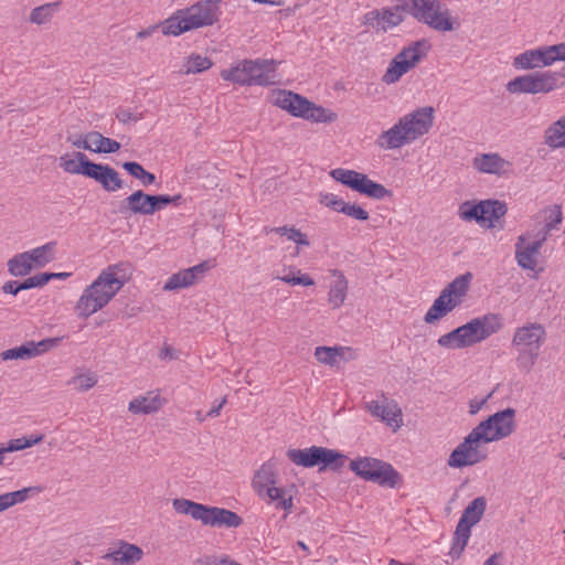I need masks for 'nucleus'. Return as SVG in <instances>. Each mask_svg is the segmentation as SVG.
Wrapping results in <instances>:
<instances>
[{
	"instance_id": "14",
	"label": "nucleus",
	"mask_w": 565,
	"mask_h": 565,
	"mask_svg": "<svg viewBox=\"0 0 565 565\" xmlns=\"http://www.w3.org/2000/svg\"><path fill=\"white\" fill-rule=\"evenodd\" d=\"M559 75L552 72H534L518 76L507 84L511 94L550 93L559 87Z\"/></svg>"
},
{
	"instance_id": "31",
	"label": "nucleus",
	"mask_w": 565,
	"mask_h": 565,
	"mask_svg": "<svg viewBox=\"0 0 565 565\" xmlns=\"http://www.w3.org/2000/svg\"><path fill=\"white\" fill-rule=\"evenodd\" d=\"M33 268H43L55 259L56 242H49L26 252Z\"/></svg>"
},
{
	"instance_id": "62",
	"label": "nucleus",
	"mask_w": 565,
	"mask_h": 565,
	"mask_svg": "<svg viewBox=\"0 0 565 565\" xmlns=\"http://www.w3.org/2000/svg\"><path fill=\"white\" fill-rule=\"evenodd\" d=\"M550 235L551 233L542 227L535 234L532 233V238H534V242H540V245L543 246Z\"/></svg>"
},
{
	"instance_id": "43",
	"label": "nucleus",
	"mask_w": 565,
	"mask_h": 565,
	"mask_svg": "<svg viewBox=\"0 0 565 565\" xmlns=\"http://www.w3.org/2000/svg\"><path fill=\"white\" fill-rule=\"evenodd\" d=\"M344 351V348L318 347L315 351V356L320 363L333 366L337 364L338 358L343 356Z\"/></svg>"
},
{
	"instance_id": "1",
	"label": "nucleus",
	"mask_w": 565,
	"mask_h": 565,
	"mask_svg": "<svg viewBox=\"0 0 565 565\" xmlns=\"http://www.w3.org/2000/svg\"><path fill=\"white\" fill-rule=\"evenodd\" d=\"M515 415L516 411L509 407L480 422L451 451L447 465L450 468L459 469L475 466L486 460L488 455L482 445L498 441L512 435L516 426Z\"/></svg>"
},
{
	"instance_id": "19",
	"label": "nucleus",
	"mask_w": 565,
	"mask_h": 565,
	"mask_svg": "<svg viewBox=\"0 0 565 565\" xmlns=\"http://www.w3.org/2000/svg\"><path fill=\"white\" fill-rule=\"evenodd\" d=\"M366 409L372 416L380 418L394 430H397L403 424L402 408L394 399L383 396L382 402L371 401L366 403Z\"/></svg>"
},
{
	"instance_id": "55",
	"label": "nucleus",
	"mask_w": 565,
	"mask_h": 565,
	"mask_svg": "<svg viewBox=\"0 0 565 565\" xmlns=\"http://www.w3.org/2000/svg\"><path fill=\"white\" fill-rule=\"evenodd\" d=\"M319 202L335 211V212H339L341 213L342 212V207L344 206V203L345 201L341 198H339L338 195L333 194V193H321L319 195Z\"/></svg>"
},
{
	"instance_id": "51",
	"label": "nucleus",
	"mask_w": 565,
	"mask_h": 565,
	"mask_svg": "<svg viewBox=\"0 0 565 565\" xmlns=\"http://www.w3.org/2000/svg\"><path fill=\"white\" fill-rule=\"evenodd\" d=\"M482 209V201L478 204H473L470 202H463L459 206L458 214L465 221H477L481 223L480 210Z\"/></svg>"
},
{
	"instance_id": "28",
	"label": "nucleus",
	"mask_w": 565,
	"mask_h": 565,
	"mask_svg": "<svg viewBox=\"0 0 565 565\" xmlns=\"http://www.w3.org/2000/svg\"><path fill=\"white\" fill-rule=\"evenodd\" d=\"M330 273L335 279L330 285L328 302L332 309H339L347 299L349 282L342 271L332 269Z\"/></svg>"
},
{
	"instance_id": "6",
	"label": "nucleus",
	"mask_w": 565,
	"mask_h": 565,
	"mask_svg": "<svg viewBox=\"0 0 565 565\" xmlns=\"http://www.w3.org/2000/svg\"><path fill=\"white\" fill-rule=\"evenodd\" d=\"M405 8L414 19L435 31L451 32L460 26L458 19L440 0H405Z\"/></svg>"
},
{
	"instance_id": "10",
	"label": "nucleus",
	"mask_w": 565,
	"mask_h": 565,
	"mask_svg": "<svg viewBox=\"0 0 565 565\" xmlns=\"http://www.w3.org/2000/svg\"><path fill=\"white\" fill-rule=\"evenodd\" d=\"M350 469L362 479L383 487L394 488L399 480V473L391 463L376 458L362 457L351 460Z\"/></svg>"
},
{
	"instance_id": "23",
	"label": "nucleus",
	"mask_w": 565,
	"mask_h": 565,
	"mask_svg": "<svg viewBox=\"0 0 565 565\" xmlns=\"http://www.w3.org/2000/svg\"><path fill=\"white\" fill-rule=\"evenodd\" d=\"M472 166L481 173L502 175L509 173L512 163L503 159L499 153H481L473 158Z\"/></svg>"
},
{
	"instance_id": "61",
	"label": "nucleus",
	"mask_w": 565,
	"mask_h": 565,
	"mask_svg": "<svg viewBox=\"0 0 565 565\" xmlns=\"http://www.w3.org/2000/svg\"><path fill=\"white\" fill-rule=\"evenodd\" d=\"M21 290H22L21 284L15 280H9V281L4 282L2 286V291L4 294H9V295H13V296L18 295V292H20Z\"/></svg>"
},
{
	"instance_id": "46",
	"label": "nucleus",
	"mask_w": 565,
	"mask_h": 565,
	"mask_svg": "<svg viewBox=\"0 0 565 565\" xmlns=\"http://www.w3.org/2000/svg\"><path fill=\"white\" fill-rule=\"evenodd\" d=\"M57 3H46L34 8L30 13V22L41 25L47 23L56 11Z\"/></svg>"
},
{
	"instance_id": "33",
	"label": "nucleus",
	"mask_w": 565,
	"mask_h": 565,
	"mask_svg": "<svg viewBox=\"0 0 565 565\" xmlns=\"http://www.w3.org/2000/svg\"><path fill=\"white\" fill-rule=\"evenodd\" d=\"M429 44L425 40L413 42L411 45L403 47L395 56L417 66L427 55Z\"/></svg>"
},
{
	"instance_id": "17",
	"label": "nucleus",
	"mask_w": 565,
	"mask_h": 565,
	"mask_svg": "<svg viewBox=\"0 0 565 565\" xmlns=\"http://www.w3.org/2000/svg\"><path fill=\"white\" fill-rule=\"evenodd\" d=\"M530 238H532V232L523 233L516 238L515 260L520 268L535 271L533 277L537 278L539 274L543 271V268L537 269V256L542 246L540 242L527 243Z\"/></svg>"
},
{
	"instance_id": "22",
	"label": "nucleus",
	"mask_w": 565,
	"mask_h": 565,
	"mask_svg": "<svg viewBox=\"0 0 565 565\" xmlns=\"http://www.w3.org/2000/svg\"><path fill=\"white\" fill-rule=\"evenodd\" d=\"M60 339L57 338H51L45 339L36 344L34 342H28L26 344H23L18 348L6 350L1 353L2 360H25L34 358L41 353L46 352L49 349L55 347L58 343Z\"/></svg>"
},
{
	"instance_id": "21",
	"label": "nucleus",
	"mask_w": 565,
	"mask_h": 565,
	"mask_svg": "<svg viewBox=\"0 0 565 565\" xmlns=\"http://www.w3.org/2000/svg\"><path fill=\"white\" fill-rule=\"evenodd\" d=\"M274 105L287 110L292 116L305 118L312 103L290 90H277L273 94Z\"/></svg>"
},
{
	"instance_id": "39",
	"label": "nucleus",
	"mask_w": 565,
	"mask_h": 565,
	"mask_svg": "<svg viewBox=\"0 0 565 565\" xmlns=\"http://www.w3.org/2000/svg\"><path fill=\"white\" fill-rule=\"evenodd\" d=\"M213 62L209 57L200 54H191L184 61L180 73L183 75L198 74L211 68Z\"/></svg>"
},
{
	"instance_id": "45",
	"label": "nucleus",
	"mask_w": 565,
	"mask_h": 565,
	"mask_svg": "<svg viewBox=\"0 0 565 565\" xmlns=\"http://www.w3.org/2000/svg\"><path fill=\"white\" fill-rule=\"evenodd\" d=\"M404 13H408V9L405 8V0H402L401 4L393 8L383 9L382 14L387 29L401 24L404 20Z\"/></svg>"
},
{
	"instance_id": "40",
	"label": "nucleus",
	"mask_w": 565,
	"mask_h": 565,
	"mask_svg": "<svg viewBox=\"0 0 565 565\" xmlns=\"http://www.w3.org/2000/svg\"><path fill=\"white\" fill-rule=\"evenodd\" d=\"M40 491L41 489L38 487H28L18 491L0 494V512L15 505L17 503L26 501L29 493Z\"/></svg>"
},
{
	"instance_id": "42",
	"label": "nucleus",
	"mask_w": 565,
	"mask_h": 565,
	"mask_svg": "<svg viewBox=\"0 0 565 565\" xmlns=\"http://www.w3.org/2000/svg\"><path fill=\"white\" fill-rule=\"evenodd\" d=\"M516 352L515 364L519 372L529 374L533 371L541 351L527 349H514Z\"/></svg>"
},
{
	"instance_id": "2",
	"label": "nucleus",
	"mask_w": 565,
	"mask_h": 565,
	"mask_svg": "<svg viewBox=\"0 0 565 565\" xmlns=\"http://www.w3.org/2000/svg\"><path fill=\"white\" fill-rule=\"evenodd\" d=\"M434 115L435 109L426 106L402 116L390 129L379 135L375 145L386 151L414 142L430 130Z\"/></svg>"
},
{
	"instance_id": "49",
	"label": "nucleus",
	"mask_w": 565,
	"mask_h": 565,
	"mask_svg": "<svg viewBox=\"0 0 565 565\" xmlns=\"http://www.w3.org/2000/svg\"><path fill=\"white\" fill-rule=\"evenodd\" d=\"M276 278L280 279L281 281L290 286L301 285L309 287L316 284L315 280L309 275L301 274V271L299 269H296L295 267H290L289 274Z\"/></svg>"
},
{
	"instance_id": "52",
	"label": "nucleus",
	"mask_w": 565,
	"mask_h": 565,
	"mask_svg": "<svg viewBox=\"0 0 565 565\" xmlns=\"http://www.w3.org/2000/svg\"><path fill=\"white\" fill-rule=\"evenodd\" d=\"M70 383L73 384L77 391L87 392L97 384V377L94 373L87 372L74 376Z\"/></svg>"
},
{
	"instance_id": "5",
	"label": "nucleus",
	"mask_w": 565,
	"mask_h": 565,
	"mask_svg": "<svg viewBox=\"0 0 565 565\" xmlns=\"http://www.w3.org/2000/svg\"><path fill=\"white\" fill-rule=\"evenodd\" d=\"M220 0H204L178 10L162 23L164 35H180L184 32L212 25L218 20Z\"/></svg>"
},
{
	"instance_id": "47",
	"label": "nucleus",
	"mask_w": 565,
	"mask_h": 565,
	"mask_svg": "<svg viewBox=\"0 0 565 565\" xmlns=\"http://www.w3.org/2000/svg\"><path fill=\"white\" fill-rule=\"evenodd\" d=\"M542 214L544 220L543 230L550 233L557 230L563 221V213L559 205L544 209Z\"/></svg>"
},
{
	"instance_id": "16",
	"label": "nucleus",
	"mask_w": 565,
	"mask_h": 565,
	"mask_svg": "<svg viewBox=\"0 0 565 565\" xmlns=\"http://www.w3.org/2000/svg\"><path fill=\"white\" fill-rule=\"evenodd\" d=\"M545 340L546 330L543 324L537 322H526L514 330L511 345L513 349L541 351Z\"/></svg>"
},
{
	"instance_id": "35",
	"label": "nucleus",
	"mask_w": 565,
	"mask_h": 565,
	"mask_svg": "<svg viewBox=\"0 0 565 565\" xmlns=\"http://www.w3.org/2000/svg\"><path fill=\"white\" fill-rule=\"evenodd\" d=\"M248 60H243L235 66L221 72V77L224 81L232 82L238 85H250L249 81V67L247 65Z\"/></svg>"
},
{
	"instance_id": "64",
	"label": "nucleus",
	"mask_w": 565,
	"mask_h": 565,
	"mask_svg": "<svg viewBox=\"0 0 565 565\" xmlns=\"http://www.w3.org/2000/svg\"><path fill=\"white\" fill-rule=\"evenodd\" d=\"M500 558H502L501 553H494L484 562L483 565H501L499 562Z\"/></svg>"
},
{
	"instance_id": "44",
	"label": "nucleus",
	"mask_w": 565,
	"mask_h": 565,
	"mask_svg": "<svg viewBox=\"0 0 565 565\" xmlns=\"http://www.w3.org/2000/svg\"><path fill=\"white\" fill-rule=\"evenodd\" d=\"M122 168L134 178L141 181V184L148 186L156 182V175L151 172L145 170V168L134 161H128L122 163Z\"/></svg>"
},
{
	"instance_id": "18",
	"label": "nucleus",
	"mask_w": 565,
	"mask_h": 565,
	"mask_svg": "<svg viewBox=\"0 0 565 565\" xmlns=\"http://www.w3.org/2000/svg\"><path fill=\"white\" fill-rule=\"evenodd\" d=\"M211 268L210 262L204 260L195 266L174 273L164 282L162 289L164 291H174L192 287L202 281Z\"/></svg>"
},
{
	"instance_id": "30",
	"label": "nucleus",
	"mask_w": 565,
	"mask_h": 565,
	"mask_svg": "<svg viewBox=\"0 0 565 565\" xmlns=\"http://www.w3.org/2000/svg\"><path fill=\"white\" fill-rule=\"evenodd\" d=\"M456 301L448 299L446 295L441 292L435 299L433 306L428 309L424 317V321L428 324L435 323L446 317L456 308Z\"/></svg>"
},
{
	"instance_id": "27",
	"label": "nucleus",
	"mask_w": 565,
	"mask_h": 565,
	"mask_svg": "<svg viewBox=\"0 0 565 565\" xmlns=\"http://www.w3.org/2000/svg\"><path fill=\"white\" fill-rule=\"evenodd\" d=\"M164 398L158 393L148 392L132 398L128 404V411L135 415H148L158 412L164 405Z\"/></svg>"
},
{
	"instance_id": "13",
	"label": "nucleus",
	"mask_w": 565,
	"mask_h": 565,
	"mask_svg": "<svg viewBox=\"0 0 565 565\" xmlns=\"http://www.w3.org/2000/svg\"><path fill=\"white\" fill-rule=\"evenodd\" d=\"M486 509L487 500L484 497H477L466 507L454 534L450 551L452 556H459L463 552L471 535V527L482 519Z\"/></svg>"
},
{
	"instance_id": "58",
	"label": "nucleus",
	"mask_w": 565,
	"mask_h": 565,
	"mask_svg": "<svg viewBox=\"0 0 565 565\" xmlns=\"http://www.w3.org/2000/svg\"><path fill=\"white\" fill-rule=\"evenodd\" d=\"M88 138H89V132H87L85 135L74 136V137L68 136L67 141H70L76 148L88 150V147H87V145H89Z\"/></svg>"
},
{
	"instance_id": "50",
	"label": "nucleus",
	"mask_w": 565,
	"mask_h": 565,
	"mask_svg": "<svg viewBox=\"0 0 565 565\" xmlns=\"http://www.w3.org/2000/svg\"><path fill=\"white\" fill-rule=\"evenodd\" d=\"M306 119H312L318 122H332L337 119V114L312 103L310 110H307Z\"/></svg>"
},
{
	"instance_id": "8",
	"label": "nucleus",
	"mask_w": 565,
	"mask_h": 565,
	"mask_svg": "<svg viewBox=\"0 0 565 565\" xmlns=\"http://www.w3.org/2000/svg\"><path fill=\"white\" fill-rule=\"evenodd\" d=\"M277 473L278 460L270 458L255 471L252 486L260 498L277 502L276 508L290 511L292 509V497H286V490L276 487Z\"/></svg>"
},
{
	"instance_id": "20",
	"label": "nucleus",
	"mask_w": 565,
	"mask_h": 565,
	"mask_svg": "<svg viewBox=\"0 0 565 565\" xmlns=\"http://www.w3.org/2000/svg\"><path fill=\"white\" fill-rule=\"evenodd\" d=\"M250 85L270 86L279 82L275 60H248Z\"/></svg>"
},
{
	"instance_id": "54",
	"label": "nucleus",
	"mask_w": 565,
	"mask_h": 565,
	"mask_svg": "<svg viewBox=\"0 0 565 565\" xmlns=\"http://www.w3.org/2000/svg\"><path fill=\"white\" fill-rule=\"evenodd\" d=\"M347 216H350L356 221H367L370 217V214L367 211H365L362 206L355 203H344V206L342 207V212Z\"/></svg>"
},
{
	"instance_id": "37",
	"label": "nucleus",
	"mask_w": 565,
	"mask_h": 565,
	"mask_svg": "<svg viewBox=\"0 0 565 565\" xmlns=\"http://www.w3.org/2000/svg\"><path fill=\"white\" fill-rule=\"evenodd\" d=\"M413 68H415V66H413L411 63L394 56V58L390 62L388 67L382 77V81L386 84H394L398 82L404 74L412 71Z\"/></svg>"
},
{
	"instance_id": "36",
	"label": "nucleus",
	"mask_w": 565,
	"mask_h": 565,
	"mask_svg": "<svg viewBox=\"0 0 565 565\" xmlns=\"http://www.w3.org/2000/svg\"><path fill=\"white\" fill-rule=\"evenodd\" d=\"M469 278L470 274L455 278L445 289L441 290V294L446 295L448 299L455 300L456 306H459L462 301V297L468 290Z\"/></svg>"
},
{
	"instance_id": "3",
	"label": "nucleus",
	"mask_w": 565,
	"mask_h": 565,
	"mask_svg": "<svg viewBox=\"0 0 565 565\" xmlns=\"http://www.w3.org/2000/svg\"><path fill=\"white\" fill-rule=\"evenodd\" d=\"M502 328L501 318L498 315L489 313L473 318L469 322L443 334L437 343L448 350L471 348L477 343L487 340Z\"/></svg>"
},
{
	"instance_id": "25",
	"label": "nucleus",
	"mask_w": 565,
	"mask_h": 565,
	"mask_svg": "<svg viewBox=\"0 0 565 565\" xmlns=\"http://www.w3.org/2000/svg\"><path fill=\"white\" fill-rule=\"evenodd\" d=\"M88 178L94 179L108 192H116L124 186L119 173L108 164L94 163Z\"/></svg>"
},
{
	"instance_id": "29",
	"label": "nucleus",
	"mask_w": 565,
	"mask_h": 565,
	"mask_svg": "<svg viewBox=\"0 0 565 565\" xmlns=\"http://www.w3.org/2000/svg\"><path fill=\"white\" fill-rule=\"evenodd\" d=\"M508 209L505 203L497 200L482 201V209L480 210L481 223L488 222L489 228H502L499 221L505 215Z\"/></svg>"
},
{
	"instance_id": "9",
	"label": "nucleus",
	"mask_w": 565,
	"mask_h": 565,
	"mask_svg": "<svg viewBox=\"0 0 565 565\" xmlns=\"http://www.w3.org/2000/svg\"><path fill=\"white\" fill-rule=\"evenodd\" d=\"M181 195L170 196L168 194H148L137 190L118 203L117 213L124 216L153 215L157 211L175 203Z\"/></svg>"
},
{
	"instance_id": "63",
	"label": "nucleus",
	"mask_w": 565,
	"mask_h": 565,
	"mask_svg": "<svg viewBox=\"0 0 565 565\" xmlns=\"http://www.w3.org/2000/svg\"><path fill=\"white\" fill-rule=\"evenodd\" d=\"M226 397H224L218 404L213 405V407L210 409V412L206 414V416L210 417H217L220 415V412L222 407L226 404Z\"/></svg>"
},
{
	"instance_id": "53",
	"label": "nucleus",
	"mask_w": 565,
	"mask_h": 565,
	"mask_svg": "<svg viewBox=\"0 0 565 565\" xmlns=\"http://www.w3.org/2000/svg\"><path fill=\"white\" fill-rule=\"evenodd\" d=\"M363 24L376 30H387V24L384 23V18L380 10H373L365 13L363 17Z\"/></svg>"
},
{
	"instance_id": "12",
	"label": "nucleus",
	"mask_w": 565,
	"mask_h": 565,
	"mask_svg": "<svg viewBox=\"0 0 565 565\" xmlns=\"http://www.w3.org/2000/svg\"><path fill=\"white\" fill-rule=\"evenodd\" d=\"M287 457L297 466L311 468L322 465V468L330 467L339 469L344 465L347 457L334 450L319 446H311L305 449H288Z\"/></svg>"
},
{
	"instance_id": "48",
	"label": "nucleus",
	"mask_w": 565,
	"mask_h": 565,
	"mask_svg": "<svg viewBox=\"0 0 565 565\" xmlns=\"http://www.w3.org/2000/svg\"><path fill=\"white\" fill-rule=\"evenodd\" d=\"M43 438V435L23 436L20 438L11 439L3 448L7 452L19 451L41 443Z\"/></svg>"
},
{
	"instance_id": "26",
	"label": "nucleus",
	"mask_w": 565,
	"mask_h": 565,
	"mask_svg": "<svg viewBox=\"0 0 565 565\" xmlns=\"http://www.w3.org/2000/svg\"><path fill=\"white\" fill-rule=\"evenodd\" d=\"M95 162L88 160L87 156L83 152H73L72 154L65 153L60 157L58 164L66 172L71 174H82L88 178L92 166Z\"/></svg>"
},
{
	"instance_id": "7",
	"label": "nucleus",
	"mask_w": 565,
	"mask_h": 565,
	"mask_svg": "<svg viewBox=\"0 0 565 565\" xmlns=\"http://www.w3.org/2000/svg\"><path fill=\"white\" fill-rule=\"evenodd\" d=\"M172 508L180 514L201 521L203 525L238 527L243 523L242 518L231 510L204 505L189 499H173Z\"/></svg>"
},
{
	"instance_id": "24",
	"label": "nucleus",
	"mask_w": 565,
	"mask_h": 565,
	"mask_svg": "<svg viewBox=\"0 0 565 565\" xmlns=\"http://www.w3.org/2000/svg\"><path fill=\"white\" fill-rule=\"evenodd\" d=\"M142 550L127 542H119L117 548L109 550L103 559L110 561L113 565H134L142 558Z\"/></svg>"
},
{
	"instance_id": "15",
	"label": "nucleus",
	"mask_w": 565,
	"mask_h": 565,
	"mask_svg": "<svg viewBox=\"0 0 565 565\" xmlns=\"http://www.w3.org/2000/svg\"><path fill=\"white\" fill-rule=\"evenodd\" d=\"M556 61H565V43L527 50L513 58V66L516 70H532Z\"/></svg>"
},
{
	"instance_id": "34",
	"label": "nucleus",
	"mask_w": 565,
	"mask_h": 565,
	"mask_svg": "<svg viewBox=\"0 0 565 565\" xmlns=\"http://www.w3.org/2000/svg\"><path fill=\"white\" fill-rule=\"evenodd\" d=\"M88 142V151L96 153H114L120 149L118 141L105 137L98 131H89Z\"/></svg>"
},
{
	"instance_id": "11",
	"label": "nucleus",
	"mask_w": 565,
	"mask_h": 565,
	"mask_svg": "<svg viewBox=\"0 0 565 565\" xmlns=\"http://www.w3.org/2000/svg\"><path fill=\"white\" fill-rule=\"evenodd\" d=\"M330 175L351 190L373 200H384L393 195V192L383 184L371 180L366 174L355 170L338 168L333 169Z\"/></svg>"
},
{
	"instance_id": "4",
	"label": "nucleus",
	"mask_w": 565,
	"mask_h": 565,
	"mask_svg": "<svg viewBox=\"0 0 565 565\" xmlns=\"http://www.w3.org/2000/svg\"><path fill=\"white\" fill-rule=\"evenodd\" d=\"M124 280L118 278L116 267H108L87 286L75 305L79 318H88L103 309L122 288Z\"/></svg>"
},
{
	"instance_id": "59",
	"label": "nucleus",
	"mask_w": 565,
	"mask_h": 565,
	"mask_svg": "<svg viewBox=\"0 0 565 565\" xmlns=\"http://www.w3.org/2000/svg\"><path fill=\"white\" fill-rule=\"evenodd\" d=\"M116 118L122 122V124H127L128 121L132 120V121H138L142 118V115L141 114H132L130 110L128 109H119L117 113H116Z\"/></svg>"
},
{
	"instance_id": "60",
	"label": "nucleus",
	"mask_w": 565,
	"mask_h": 565,
	"mask_svg": "<svg viewBox=\"0 0 565 565\" xmlns=\"http://www.w3.org/2000/svg\"><path fill=\"white\" fill-rule=\"evenodd\" d=\"M491 394L483 398H472L469 402V414L476 415L482 407L487 404L488 399L490 398Z\"/></svg>"
},
{
	"instance_id": "32",
	"label": "nucleus",
	"mask_w": 565,
	"mask_h": 565,
	"mask_svg": "<svg viewBox=\"0 0 565 565\" xmlns=\"http://www.w3.org/2000/svg\"><path fill=\"white\" fill-rule=\"evenodd\" d=\"M267 233H275L277 235L286 237L289 242L296 244L295 255H299L301 247H308L310 242L307 234L302 233L299 228L294 225H284L278 227L266 228Z\"/></svg>"
},
{
	"instance_id": "38",
	"label": "nucleus",
	"mask_w": 565,
	"mask_h": 565,
	"mask_svg": "<svg viewBox=\"0 0 565 565\" xmlns=\"http://www.w3.org/2000/svg\"><path fill=\"white\" fill-rule=\"evenodd\" d=\"M545 143L551 148H565V115L545 131Z\"/></svg>"
},
{
	"instance_id": "56",
	"label": "nucleus",
	"mask_w": 565,
	"mask_h": 565,
	"mask_svg": "<svg viewBox=\"0 0 565 565\" xmlns=\"http://www.w3.org/2000/svg\"><path fill=\"white\" fill-rule=\"evenodd\" d=\"M51 277L52 276L47 275V273H41V274H36L32 277L26 278L24 281H22L20 284H21L22 290H28V289L36 288V287H43L51 280Z\"/></svg>"
},
{
	"instance_id": "41",
	"label": "nucleus",
	"mask_w": 565,
	"mask_h": 565,
	"mask_svg": "<svg viewBox=\"0 0 565 565\" xmlns=\"http://www.w3.org/2000/svg\"><path fill=\"white\" fill-rule=\"evenodd\" d=\"M7 266L9 274L14 277L26 276L34 269L26 252L14 255L8 260Z\"/></svg>"
},
{
	"instance_id": "57",
	"label": "nucleus",
	"mask_w": 565,
	"mask_h": 565,
	"mask_svg": "<svg viewBox=\"0 0 565 565\" xmlns=\"http://www.w3.org/2000/svg\"><path fill=\"white\" fill-rule=\"evenodd\" d=\"M204 565H242L236 561L232 559L227 555L223 556H206L203 561Z\"/></svg>"
}]
</instances>
